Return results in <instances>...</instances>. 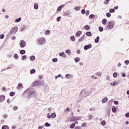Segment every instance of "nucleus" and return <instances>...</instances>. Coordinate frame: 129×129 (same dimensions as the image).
<instances>
[{"instance_id": "obj_1", "label": "nucleus", "mask_w": 129, "mask_h": 129, "mask_svg": "<svg viewBox=\"0 0 129 129\" xmlns=\"http://www.w3.org/2000/svg\"><path fill=\"white\" fill-rule=\"evenodd\" d=\"M33 94H36V92L34 90L30 89H27L23 93V95H27L28 98H30V96H31V95H33Z\"/></svg>"}, {"instance_id": "obj_2", "label": "nucleus", "mask_w": 129, "mask_h": 129, "mask_svg": "<svg viewBox=\"0 0 129 129\" xmlns=\"http://www.w3.org/2000/svg\"><path fill=\"white\" fill-rule=\"evenodd\" d=\"M80 95L82 97H86V96L89 95V92L86 90H82Z\"/></svg>"}, {"instance_id": "obj_3", "label": "nucleus", "mask_w": 129, "mask_h": 129, "mask_svg": "<svg viewBox=\"0 0 129 129\" xmlns=\"http://www.w3.org/2000/svg\"><path fill=\"white\" fill-rule=\"evenodd\" d=\"M46 38L44 37H40L38 39L37 41L38 44L39 45H44V44H46Z\"/></svg>"}, {"instance_id": "obj_4", "label": "nucleus", "mask_w": 129, "mask_h": 129, "mask_svg": "<svg viewBox=\"0 0 129 129\" xmlns=\"http://www.w3.org/2000/svg\"><path fill=\"white\" fill-rule=\"evenodd\" d=\"M114 27V22L113 21H109L108 22V25L106 26L105 28L106 29H109L110 30H111V29H113Z\"/></svg>"}, {"instance_id": "obj_5", "label": "nucleus", "mask_w": 129, "mask_h": 129, "mask_svg": "<svg viewBox=\"0 0 129 129\" xmlns=\"http://www.w3.org/2000/svg\"><path fill=\"white\" fill-rule=\"evenodd\" d=\"M47 117L49 119L55 118L56 117V113H55V111H53L51 114H50V113H47Z\"/></svg>"}, {"instance_id": "obj_6", "label": "nucleus", "mask_w": 129, "mask_h": 129, "mask_svg": "<svg viewBox=\"0 0 129 129\" xmlns=\"http://www.w3.org/2000/svg\"><path fill=\"white\" fill-rule=\"evenodd\" d=\"M82 118L81 116H74L70 118V120L73 122V121H76V120H80Z\"/></svg>"}, {"instance_id": "obj_7", "label": "nucleus", "mask_w": 129, "mask_h": 129, "mask_svg": "<svg viewBox=\"0 0 129 129\" xmlns=\"http://www.w3.org/2000/svg\"><path fill=\"white\" fill-rule=\"evenodd\" d=\"M26 45H27V42H26L25 40H21L20 41V46L21 48H24L26 47Z\"/></svg>"}, {"instance_id": "obj_8", "label": "nucleus", "mask_w": 129, "mask_h": 129, "mask_svg": "<svg viewBox=\"0 0 129 129\" xmlns=\"http://www.w3.org/2000/svg\"><path fill=\"white\" fill-rule=\"evenodd\" d=\"M18 29L17 26L13 27L10 31L11 34H16L18 32Z\"/></svg>"}, {"instance_id": "obj_9", "label": "nucleus", "mask_w": 129, "mask_h": 129, "mask_svg": "<svg viewBox=\"0 0 129 129\" xmlns=\"http://www.w3.org/2000/svg\"><path fill=\"white\" fill-rule=\"evenodd\" d=\"M63 16L64 17H68L71 16V11L70 10H68L63 13Z\"/></svg>"}, {"instance_id": "obj_10", "label": "nucleus", "mask_w": 129, "mask_h": 129, "mask_svg": "<svg viewBox=\"0 0 129 129\" xmlns=\"http://www.w3.org/2000/svg\"><path fill=\"white\" fill-rule=\"evenodd\" d=\"M60 57H62V58H67V55L64 52H61L59 53Z\"/></svg>"}, {"instance_id": "obj_11", "label": "nucleus", "mask_w": 129, "mask_h": 129, "mask_svg": "<svg viewBox=\"0 0 129 129\" xmlns=\"http://www.w3.org/2000/svg\"><path fill=\"white\" fill-rule=\"evenodd\" d=\"M66 78L67 79H72V78H73V75L68 74L66 75Z\"/></svg>"}, {"instance_id": "obj_12", "label": "nucleus", "mask_w": 129, "mask_h": 129, "mask_svg": "<svg viewBox=\"0 0 129 129\" xmlns=\"http://www.w3.org/2000/svg\"><path fill=\"white\" fill-rule=\"evenodd\" d=\"M92 47V45L89 44V45H86L84 46V49L85 51H86V50H88V49H90Z\"/></svg>"}, {"instance_id": "obj_13", "label": "nucleus", "mask_w": 129, "mask_h": 129, "mask_svg": "<svg viewBox=\"0 0 129 129\" xmlns=\"http://www.w3.org/2000/svg\"><path fill=\"white\" fill-rule=\"evenodd\" d=\"M37 85H41V82L40 81H36L32 84L33 86H37Z\"/></svg>"}, {"instance_id": "obj_14", "label": "nucleus", "mask_w": 129, "mask_h": 129, "mask_svg": "<svg viewBox=\"0 0 129 129\" xmlns=\"http://www.w3.org/2000/svg\"><path fill=\"white\" fill-rule=\"evenodd\" d=\"M47 111H48V113L54 112V111H55V108L53 107H49L47 109Z\"/></svg>"}, {"instance_id": "obj_15", "label": "nucleus", "mask_w": 129, "mask_h": 129, "mask_svg": "<svg viewBox=\"0 0 129 129\" xmlns=\"http://www.w3.org/2000/svg\"><path fill=\"white\" fill-rule=\"evenodd\" d=\"M65 7L64 5H61L57 8V9L56 10V12H61V10L63 9Z\"/></svg>"}, {"instance_id": "obj_16", "label": "nucleus", "mask_w": 129, "mask_h": 129, "mask_svg": "<svg viewBox=\"0 0 129 129\" xmlns=\"http://www.w3.org/2000/svg\"><path fill=\"white\" fill-rule=\"evenodd\" d=\"M110 85V86H116V85H118V83L117 81H114L113 83H111Z\"/></svg>"}, {"instance_id": "obj_17", "label": "nucleus", "mask_w": 129, "mask_h": 129, "mask_svg": "<svg viewBox=\"0 0 129 129\" xmlns=\"http://www.w3.org/2000/svg\"><path fill=\"white\" fill-rule=\"evenodd\" d=\"M6 99V97L4 95H1L0 96V102H3Z\"/></svg>"}, {"instance_id": "obj_18", "label": "nucleus", "mask_w": 129, "mask_h": 129, "mask_svg": "<svg viewBox=\"0 0 129 129\" xmlns=\"http://www.w3.org/2000/svg\"><path fill=\"white\" fill-rule=\"evenodd\" d=\"M85 38V35H83L80 39L78 40V42H83Z\"/></svg>"}, {"instance_id": "obj_19", "label": "nucleus", "mask_w": 129, "mask_h": 129, "mask_svg": "<svg viewBox=\"0 0 129 129\" xmlns=\"http://www.w3.org/2000/svg\"><path fill=\"white\" fill-rule=\"evenodd\" d=\"M107 100H108L107 97L103 98L102 100V103H106L107 102Z\"/></svg>"}, {"instance_id": "obj_20", "label": "nucleus", "mask_w": 129, "mask_h": 129, "mask_svg": "<svg viewBox=\"0 0 129 129\" xmlns=\"http://www.w3.org/2000/svg\"><path fill=\"white\" fill-rule=\"evenodd\" d=\"M23 84L22 83H20V84H19L18 87H17V89H21L22 88H23Z\"/></svg>"}, {"instance_id": "obj_21", "label": "nucleus", "mask_w": 129, "mask_h": 129, "mask_svg": "<svg viewBox=\"0 0 129 129\" xmlns=\"http://www.w3.org/2000/svg\"><path fill=\"white\" fill-rule=\"evenodd\" d=\"M81 34H82V32H81V31H78L76 34V37H79V36H80V35H81Z\"/></svg>"}, {"instance_id": "obj_22", "label": "nucleus", "mask_w": 129, "mask_h": 129, "mask_svg": "<svg viewBox=\"0 0 129 129\" xmlns=\"http://www.w3.org/2000/svg\"><path fill=\"white\" fill-rule=\"evenodd\" d=\"M21 21H22V18L20 17L19 18L15 19V23H20Z\"/></svg>"}, {"instance_id": "obj_23", "label": "nucleus", "mask_w": 129, "mask_h": 129, "mask_svg": "<svg viewBox=\"0 0 129 129\" xmlns=\"http://www.w3.org/2000/svg\"><path fill=\"white\" fill-rule=\"evenodd\" d=\"M80 57H76L75 58V61L76 62V63H78V62H80Z\"/></svg>"}, {"instance_id": "obj_24", "label": "nucleus", "mask_w": 129, "mask_h": 129, "mask_svg": "<svg viewBox=\"0 0 129 129\" xmlns=\"http://www.w3.org/2000/svg\"><path fill=\"white\" fill-rule=\"evenodd\" d=\"M14 58L16 60H18V59H19V55H18L17 53H15L14 55Z\"/></svg>"}, {"instance_id": "obj_25", "label": "nucleus", "mask_w": 129, "mask_h": 129, "mask_svg": "<svg viewBox=\"0 0 129 129\" xmlns=\"http://www.w3.org/2000/svg\"><path fill=\"white\" fill-rule=\"evenodd\" d=\"M51 33V31L50 30H46L44 34L46 36H48V35H50V33Z\"/></svg>"}, {"instance_id": "obj_26", "label": "nucleus", "mask_w": 129, "mask_h": 129, "mask_svg": "<svg viewBox=\"0 0 129 129\" xmlns=\"http://www.w3.org/2000/svg\"><path fill=\"white\" fill-rule=\"evenodd\" d=\"M34 9L35 10H38V9H39V5H38V4H34Z\"/></svg>"}, {"instance_id": "obj_27", "label": "nucleus", "mask_w": 129, "mask_h": 129, "mask_svg": "<svg viewBox=\"0 0 129 129\" xmlns=\"http://www.w3.org/2000/svg\"><path fill=\"white\" fill-rule=\"evenodd\" d=\"M80 9H81V7L79 6V7H75L74 9V10H75V11H80Z\"/></svg>"}, {"instance_id": "obj_28", "label": "nucleus", "mask_w": 129, "mask_h": 129, "mask_svg": "<svg viewBox=\"0 0 129 129\" xmlns=\"http://www.w3.org/2000/svg\"><path fill=\"white\" fill-rule=\"evenodd\" d=\"M27 29V26L23 25L22 28L21 29V31L23 32L24 30H26Z\"/></svg>"}, {"instance_id": "obj_29", "label": "nucleus", "mask_w": 129, "mask_h": 129, "mask_svg": "<svg viewBox=\"0 0 129 129\" xmlns=\"http://www.w3.org/2000/svg\"><path fill=\"white\" fill-rule=\"evenodd\" d=\"M66 53L69 55V56H70L71 55V50H66Z\"/></svg>"}, {"instance_id": "obj_30", "label": "nucleus", "mask_w": 129, "mask_h": 129, "mask_svg": "<svg viewBox=\"0 0 129 129\" xmlns=\"http://www.w3.org/2000/svg\"><path fill=\"white\" fill-rule=\"evenodd\" d=\"M86 35L88 37H91L92 34L90 32L88 31L86 33Z\"/></svg>"}, {"instance_id": "obj_31", "label": "nucleus", "mask_w": 129, "mask_h": 129, "mask_svg": "<svg viewBox=\"0 0 129 129\" xmlns=\"http://www.w3.org/2000/svg\"><path fill=\"white\" fill-rule=\"evenodd\" d=\"M107 22V20L106 19H103L102 21L103 25H104V26L106 25Z\"/></svg>"}, {"instance_id": "obj_32", "label": "nucleus", "mask_w": 129, "mask_h": 129, "mask_svg": "<svg viewBox=\"0 0 129 129\" xmlns=\"http://www.w3.org/2000/svg\"><path fill=\"white\" fill-rule=\"evenodd\" d=\"M35 59L36 57L34 55L31 56L30 57V60H31V61H34V60H35Z\"/></svg>"}, {"instance_id": "obj_33", "label": "nucleus", "mask_w": 129, "mask_h": 129, "mask_svg": "<svg viewBox=\"0 0 129 129\" xmlns=\"http://www.w3.org/2000/svg\"><path fill=\"white\" fill-rule=\"evenodd\" d=\"M74 127H75V123H73L70 125V128L73 129L74 128Z\"/></svg>"}, {"instance_id": "obj_34", "label": "nucleus", "mask_w": 129, "mask_h": 129, "mask_svg": "<svg viewBox=\"0 0 129 129\" xmlns=\"http://www.w3.org/2000/svg\"><path fill=\"white\" fill-rule=\"evenodd\" d=\"M22 60L23 61H26V60H27V55H23L22 57Z\"/></svg>"}, {"instance_id": "obj_35", "label": "nucleus", "mask_w": 129, "mask_h": 129, "mask_svg": "<svg viewBox=\"0 0 129 129\" xmlns=\"http://www.w3.org/2000/svg\"><path fill=\"white\" fill-rule=\"evenodd\" d=\"M109 2H110V0H106L104 2V4L105 6H107V5L109 4Z\"/></svg>"}, {"instance_id": "obj_36", "label": "nucleus", "mask_w": 129, "mask_h": 129, "mask_svg": "<svg viewBox=\"0 0 129 129\" xmlns=\"http://www.w3.org/2000/svg\"><path fill=\"white\" fill-rule=\"evenodd\" d=\"M95 42L99 43V36L96 37V38L95 39Z\"/></svg>"}, {"instance_id": "obj_37", "label": "nucleus", "mask_w": 129, "mask_h": 129, "mask_svg": "<svg viewBox=\"0 0 129 129\" xmlns=\"http://www.w3.org/2000/svg\"><path fill=\"white\" fill-rule=\"evenodd\" d=\"M20 54L21 55H24V54H26V51L25 50H21L20 51Z\"/></svg>"}, {"instance_id": "obj_38", "label": "nucleus", "mask_w": 129, "mask_h": 129, "mask_svg": "<svg viewBox=\"0 0 129 129\" xmlns=\"http://www.w3.org/2000/svg\"><path fill=\"white\" fill-rule=\"evenodd\" d=\"M84 29H85V30L88 31V30H89V29H90V27H89V26H88V25H86L84 27Z\"/></svg>"}, {"instance_id": "obj_39", "label": "nucleus", "mask_w": 129, "mask_h": 129, "mask_svg": "<svg viewBox=\"0 0 129 129\" xmlns=\"http://www.w3.org/2000/svg\"><path fill=\"white\" fill-rule=\"evenodd\" d=\"M94 18H95V16L93 14H91L89 16V19H94Z\"/></svg>"}, {"instance_id": "obj_40", "label": "nucleus", "mask_w": 129, "mask_h": 129, "mask_svg": "<svg viewBox=\"0 0 129 129\" xmlns=\"http://www.w3.org/2000/svg\"><path fill=\"white\" fill-rule=\"evenodd\" d=\"M10 127H9V126L8 125H4L3 127H2V129H9Z\"/></svg>"}, {"instance_id": "obj_41", "label": "nucleus", "mask_w": 129, "mask_h": 129, "mask_svg": "<svg viewBox=\"0 0 129 129\" xmlns=\"http://www.w3.org/2000/svg\"><path fill=\"white\" fill-rule=\"evenodd\" d=\"M71 39L72 41H73V42H75V40H76L75 36H71Z\"/></svg>"}, {"instance_id": "obj_42", "label": "nucleus", "mask_w": 129, "mask_h": 129, "mask_svg": "<svg viewBox=\"0 0 129 129\" xmlns=\"http://www.w3.org/2000/svg\"><path fill=\"white\" fill-rule=\"evenodd\" d=\"M52 62H53V63H56V62H58V58H53Z\"/></svg>"}, {"instance_id": "obj_43", "label": "nucleus", "mask_w": 129, "mask_h": 129, "mask_svg": "<svg viewBox=\"0 0 129 129\" xmlns=\"http://www.w3.org/2000/svg\"><path fill=\"white\" fill-rule=\"evenodd\" d=\"M93 117H94V116L93 115H90L89 116L88 120H91V119H93Z\"/></svg>"}, {"instance_id": "obj_44", "label": "nucleus", "mask_w": 129, "mask_h": 129, "mask_svg": "<svg viewBox=\"0 0 129 129\" xmlns=\"http://www.w3.org/2000/svg\"><path fill=\"white\" fill-rule=\"evenodd\" d=\"M36 72V70L35 69H32L30 71V74H34Z\"/></svg>"}, {"instance_id": "obj_45", "label": "nucleus", "mask_w": 129, "mask_h": 129, "mask_svg": "<svg viewBox=\"0 0 129 129\" xmlns=\"http://www.w3.org/2000/svg\"><path fill=\"white\" fill-rule=\"evenodd\" d=\"M101 124L102 125H105V124H106V122L105 121V120H103L101 122Z\"/></svg>"}, {"instance_id": "obj_46", "label": "nucleus", "mask_w": 129, "mask_h": 129, "mask_svg": "<svg viewBox=\"0 0 129 129\" xmlns=\"http://www.w3.org/2000/svg\"><path fill=\"white\" fill-rule=\"evenodd\" d=\"M113 76L114 78H116V77H117V73H113Z\"/></svg>"}, {"instance_id": "obj_47", "label": "nucleus", "mask_w": 129, "mask_h": 129, "mask_svg": "<svg viewBox=\"0 0 129 129\" xmlns=\"http://www.w3.org/2000/svg\"><path fill=\"white\" fill-rule=\"evenodd\" d=\"M112 102H113V100H110V101H109V105H111V104H112Z\"/></svg>"}, {"instance_id": "obj_48", "label": "nucleus", "mask_w": 129, "mask_h": 129, "mask_svg": "<svg viewBox=\"0 0 129 129\" xmlns=\"http://www.w3.org/2000/svg\"><path fill=\"white\" fill-rule=\"evenodd\" d=\"M112 111L113 112H116V108L113 107L112 108Z\"/></svg>"}, {"instance_id": "obj_49", "label": "nucleus", "mask_w": 129, "mask_h": 129, "mask_svg": "<svg viewBox=\"0 0 129 129\" xmlns=\"http://www.w3.org/2000/svg\"><path fill=\"white\" fill-rule=\"evenodd\" d=\"M45 126H51V124L49 123L48 122H46L45 123Z\"/></svg>"}, {"instance_id": "obj_50", "label": "nucleus", "mask_w": 129, "mask_h": 129, "mask_svg": "<svg viewBox=\"0 0 129 129\" xmlns=\"http://www.w3.org/2000/svg\"><path fill=\"white\" fill-rule=\"evenodd\" d=\"M99 30L100 31V32H102V31H103V28L101 26H100L99 27Z\"/></svg>"}, {"instance_id": "obj_51", "label": "nucleus", "mask_w": 129, "mask_h": 129, "mask_svg": "<svg viewBox=\"0 0 129 129\" xmlns=\"http://www.w3.org/2000/svg\"><path fill=\"white\" fill-rule=\"evenodd\" d=\"M86 123H83L82 124V127H86Z\"/></svg>"}, {"instance_id": "obj_52", "label": "nucleus", "mask_w": 129, "mask_h": 129, "mask_svg": "<svg viewBox=\"0 0 129 129\" xmlns=\"http://www.w3.org/2000/svg\"><path fill=\"white\" fill-rule=\"evenodd\" d=\"M106 16L108 18H110V17H111V14H110V13H106Z\"/></svg>"}, {"instance_id": "obj_53", "label": "nucleus", "mask_w": 129, "mask_h": 129, "mask_svg": "<svg viewBox=\"0 0 129 129\" xmlns=\"http://www.w3.org/2000/svg\"><path fill=\"white\" fill-rule=\"evenodd\" d=\"M109 12L111 14L112 13H114V12H115V11L114 10V9H111L109 10Z\"/></svg>"}, {"instance_id": "obj_54", "label": "nucleus", "mask_w": 129, "mask_h": 129, "mask_svg": "<svg viewBox=\"0 0 129 129\" xmlns=\"http://www.w3.org/2000/svg\"><path fill=\"white\" fill-rule=\"evenodd\" d=\"M10 96H14L15 95V92H12L10 93Z\"/></svg>"}, {"instance_id": "obj_55", "label": "nucleus", "mask_w": 129, "mask_h": 129, "mask_svg": "<svg viewBox=\"0 0 129 129\" xmlns=\"http://www.w3.org/2000/svg\"><path fill=\"white\" fill-rule=\"evenodd\" d=\"M60 20H61V17H58L56 19L57 22H60Z\"/></svg>"}, {"instance_id": "obj_56", "label": "nucleus", "mask_w": 129, "mask_h": 129, "mask_svg": "<svg viewBox=\"0 0 129 129\" xmlns=\"http://www.w3.org/2000/svg\"><path fill=\"white\" fill-rule=\"evenodd\" d=\"M124 63L125 64H126V65H128L129 64V60H126L124 61Z\"/></svg>"}, {"instance_id": "obj_57", "label": "nucleus", "mask_w": 129, "mask_h": 129, "mask_svg": "<svg viewBox=\"0 0 129 129\" xmlns=\"http://www.w3.org/2000/svg\"><path fill=\"white\" fill-rule=\"evenodd\" d=\"M3 117H4V118H8V114H4L3 115Z\"/></svg>"}, {"instance_id": "obj_58", "label": "nucleus", "mask_w": 129, "mask_h": 129, "mask_svg": "<svg viewBox=\"0 0 129 129\" xmlns=\"http://www.w3.org/2000/svg\"><path fill=\"white\" fill-rule=\"evenodd\" d=\"M61 74H59V75L56 76L55 77V79H57V78H60V77H61Z\"/></svg>"}, {"instance_id": "obj_59", "label": "nucleus", "mask_w": 129, "mask_h": 129, "mask_svg": "<svg viewBox=\"0 0 129 129\" xmlns=\"http://www.w3.org/2000/svg\"><path fill=\"white\" fill-rule=\"evenodd\" d=\"M4 38H5V35L4 34L0 35V39H4Z\"/></svg>"}, {"instance_id": "obj_60", "label": "nucleus", "mask_w": 129, "mask_h": 129, "mask_svg": "<svg viewBox=\"0 0 129 129\" xmlns=\"http://www.w3.org/2000/svg\"><path fill=\"white\" fill-rule=\"evenodd\" d=\"M67 111H70V109H69V108H67L66 109L64 110V112H66Z\"/></svg>"}, {"instance_id": "obj_61", "label": "nucleus", "mask_w": 129, "mask_h": 129, "mask_svg": "<svg viewBox=\"0 0 129 129\" xmlns=\"http://www.w3.org/2000/svg\"><path fill=\"white\" fill-rule=\"evenodd\" d=\"M14 110H17L18 109V107L16 106H15L13 107Z\"/></svg>"}, {"instance_id": "obj_62", "label": "nucleus", "mask_w": 129, "mask_h": 129, "mask_svg": "<svg viewBox=\"0 0 129 129\" xmlns=\"http://www.w3.org/2000/svg\"><path fill=\"white\" fill-rule=\"evenodd\" d=\"M81 13L83 15H84L85 14V10L83 9L82 10Z\"/></svg>"}, {"instance_id": "obj_63", "label": "nucleus", "mask_w": 129, "mask_h": 129, "mask_svg": "<svg viewBox=\"0 0 129 129\" xmlns=\"http://www.w3.org/2000/svg\"><path fill=\"white\" fill-rule=\"evenodd\" d=\"M125 117H129V112L126 113L125 114Z\"/></svg>"}, {"instance_id": "obj_64", "label": "nucleus", "mask_w": 129, "mask_h": 129, "mask_svg": "<svg viewBox=\"0 0 129 129\" xmlns=\"http://www.w3.org/2000/svg\"><path fill=\"white\" fill-rule=\"evenodd\" d=\"M75 129H81V127L77 126L75 127Z\"/></svg>"}]
</instances>
